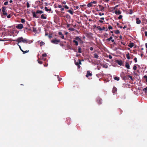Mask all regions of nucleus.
<instances>
[{
	"mask_svg": "<svg viewBox=\"0 0 147 147\" xmlns=\"http://www.w3.org/2000/svg\"><path fill=\"white\" fill-rule=\"evenodd\" d=\"M14 41L18 42V45L23 54H25L29 52V50H25L28 47V41L27 39L24 38L22 37H19Z\"/></svg>",
	"mask_w": 147,
	"mask_h": 147,
	"instance_id": "nucleus-1",
	"label": "nucleus"
},
{
	"mask_svg": "<svg viewBox=\"0 0 147 147\" xmlns=\"http://www.w3.org/2000/svg\"><path fill=\"white\" fill-rule=\"evenodd\" d=\"M81 39L79 38V36H76L75 38L73 40V42L74 43V45L77 46L78 45V41L79 42H81L82 41Z\"/></svg>",
	"mask_w": 147,
	"mask_h": 147,
	"instance_id": "nucleus-2",
	"label": "nucleus"
},
{
	"mask_svg": "<svg viewBox=\"0 0 147 147\" xmlns=\"http://www.w3.org/2000/svg\"><path fill=\"white\" fill-rule=\"evenodd\" d=\"M60 42V40H57L56 38H55L51 40V42L55 44H58Z\"/></svg>",
	"mask_w": 147,
	"mask_h": 147,
	"instance_id": "nucleus-3",
	"label": "nucleus"
},
{
	"mask_svg": "<svg viewBox=\"0 0 147 147\" xmlns=\"http://www.w3.org/2000/svg\"><path fill=\"white\" fill-rule=\"evenodd\" d=\"M2 13L1 14V17L3 18H5L7 15V11H2Z\"/></svg>",
	"mask_w": 147,
	"mask_h": 147,
	"instance_id": "nucleus-4",
	"label": "nucleus"
},
{
	"mask_svg": "<svg viewBox=\"0 0 147 147\" xmlns=\"http://www.w3.org/2000/svg\"><path fill=\"white\" fill-rule=\"evenodd\" d=\"M16 28L18 29L21 30L23 28V25L22 24H20L16 26Z\"/></svg>",
	"mask_w": 147,
	"mask_h": 147,
	"instance_id": "nucleus-5",
	"label": "nucleus"
},
{
	"mask_svg": "<svg viewBox=\"0 0 147 147\" xmlns=\"http://www.w3.org/2000/svg\"><path fill=\"white\" fill-rule=\"evenodd\" d=\"M97 102L98 103V104L100 105L102 103V100L100 98H98L97 99Z\"/></svg>",
	"mask_w": 147,
	"mask_h": 147,
	"instance_id": "nucleus-6",
	"label": "nucleus"
},
{
	"mask_svg": "<svg viewBox=\"0 0 147 147\" xmlns=\"http://www.w3.org/2000/svg\"><path fill=\"white\" fill-rule=\"evenodd\" d=\"M58 34L59 35L61 36L60 37L62 39H64L65 40H66V38H64V35L62 34V32H58Z\"/></svg>",
	"mask_w": 147,
	"mask_h": 147,
	"instance_id": "nucleus-7",
	"label": "nucleus"
},
{
	"mask_svg": "<svg viewBox=\"0 0 147 147\" xmlns=\"http://www.w3.org/2000/svg\"><path fill=\"white\" fill-rule=\"evenodd\" d=\"M99 6L100 9L99 10H100V11H103L105 7L103 6H102L101 5H99Z\"/></svg>",
	"mask_w": 147,
	"mask_h": 147,
	"instance_id": "nucleus-8",
	"label": "nucleus"
},
{
	"mask_svg": "<svg viewBox=\"0 0 147 147\" xmlns=\"http://www.w3.org/2000/svg\"><path fill=\"white\" fill-rule=\"evenodd\" d=\"M97 28L100 31H101L104 30L105 29V28L104 27H102V28H101L100 26H98L97 27Z\"/></svg>",
	"mask_w": 147,
	"mask_h": 147,
	"instance_id": "nucleus-9",
	"label": "nucleus"
},
{
	"mask_svg": "<svg viewBox=\"0 0 147 147\" xmlns=\"http://www.w3.org/2000/svg\"><path fill=\"white\" fill-rule=\"evenodd\" d=\"M92 75V74L89 71H87V74L86 76V77L88 78L89 76H91Z\"/></svg>",
	"mask_w": 147,
	"mask_h": 147,
	"instance_id": "nucleus-10",
	"label": "nucleus"
},
{
	"mask_svg": "<svg viewBox=\"0 0 147 147\" xmlns=\"http://www.w3.org/2000/svg\"><path fill=\"white\" fill-rule=\"evenodd\" d=\"M136 23L137 24H140L141 22V20L139 18H137L136 19Z\"/></svg>",
	"mask_w": 147,
	"mask_h": 147,
	"instance_id": "nucleus-11",
	"label": "nucleus"
},
{
	"mask_svg": "<svg viewBox=\"0 0 147 147\" xmlns=\"http://www.w3.org/2000/svg\"><path fill=\"white\" fill-rule=\"evenodd\" d=\"M115 13L117 15H119L121 13V12L119 10L118 11L116 10L115 11Z\"/></svg>",
	"mask_w": 147,
	"mask_h": 147,
	"instance_id": "nucleus-12",
	"label": "nucleus"
},
{
	"mask_svg": "<svg viewBox=\"0 0 147 147\" xmlns=\"http://www.w3.org/2000/svg\"><path fill=\"white\" fill-rule=\"evenodd\" d=\"M117 88L115 87H114L113 89L112 92L113 94H114L117 91Z\"/></svg>",
	"mask_w": 147,
	"mask_h": 147,
	"instance_id": "nucleus-13",
	"label": "nucleus"
},
{
	"mask_svg": "<svg viewBox=\"0 0 147 147\" xmlns=\"http://www.w3.org/2000/svg\"><path fill=\"white\" fill-rule=\"evenodd\" d=\"M117 62L118 64L120 65H121L122 64V62L121 60H117Z\"/></svg>",
	"mask_w": 147,
	"mask_h": 147,
	"instance_id": "nucleus-14",
	"label": "nucleus"
},
{
	"mask_svg": "<svg viewBox=\"0 0 147 147\" xmlns=\"http://www.w3.org/2000/svg\"><path fill=\"white\" fill-rule=\"evenodd\" d=\"M125 67L128 69H130V66L129 63H126L125 65Z\"/></svg>",
	"mask_w": 147,
	"mask_h": 147,
	"instance_id": "nucleus-15",
	"label": "nucleus"
},
{
	"mask_svg": "<svg viewBox=\"0 0 147 147\" xmlns=\"http://www.w3.org/2000/svg\"><path fill=\"white\" fill-rule=\"evenodd\" d=\"M32 13L33 16V17L35 18H38V17L37 16V15L36 14V13H35V12H34V11L32 12Z\"/></svg>",
	"mask_w": 147,
	"mask_h": 147,
	"instance_id": "nucleus-16",
	"label": "nucleus"
},
{
	"mask_svg": "<svg viewBox=\"0 0 147 147\" xmlns=\"http://www.w3.org/2000/svg\"><path fill=\"white\" fill-rule=\"evenodd\" d=\"M43 13V11H42L41 10H37L36 12V13H39V14H42Z\"/></svg>",
	"mask_w": 147,
	"mask_h": 147,
	"instance_id": "nucleus-17",
	"label": "nucleus"
},
{
	"mask_svg": "<svg viewBox=\"0 0 147 147\" xmlns=\"http://www.w3.org/2000/svg\"><path fill=\"white\" fill-rule=\"evenodd\" d=\"M134 46V43L132 42L130 43L128 45V46L131 48H132Z\"/></svg>",
	"mask_w": 147,
	"mask_h": 147,
	"instance_id": "nucleus-18",
	"label": "nucleus"
},
{
	"mask_svg": "<svg viewBox=\"0 0 147 147\" xmlns=\"http://www.w3.org/2000/svg\"><path fill=\"white\" fill-rule=\"evenodd\" d=\"M45 9L47 11H51V8H50V9H48L47 8V7H45Z\"/></svg>",
	"mask_w": 147,
	"mask_h": 147,
	"instance_id": "nucleus-19",
	"label": "nucleus"
},
{
	"mask_svg": "<svg viewBox=\"0 0 147 147\" xmlns=\"http://www.w3.org/2000/svg\"><path fill=\"white\" fill-rule=\"evenodd\" d=\"M40 18L41 19H47L46 17L43 14H42L41 15Z\"/></svg>",
	"mask_w": 147,
	"mask_h": 147,
	"instance_id": "nucleus-20",
	"label": "nucleus"
},
{
	"mask_svg": "<svg viewBox=\"0 0 147 147\" xmlns=\"http://www.w3.org/2000/svg\"><path fill=\"white\" fill-rule=\"evenodd\" d=\"M81 48L80 46H79L78 47V53H81L82 51H81Z\"/></svg>",
	"mask_w": 147,
	"mask_h": 147,
	"instance_id": "nucleus-21",
	"label": "nucleus"
},
{
	"mask_svg": "<svg viewBox=\"0 0 147 147\" xmlns=\"http://www.w3.org/2000/svg\"><path fill=\"white\" fill-rule=\"evenodd\" d=\"M128 77V78H130L131 80H132V77L130 76H128L127 77H124L123 79L124 80H125Z\"/></svg>",
	"mask_w": 147,
	"mask_h": 147,
	"instance_id": "nucleus-22",
	"label": "nucleus"
},
{
	"mask_svg": "<svg viewBox=\"0 0 147 147\" xmlns=\"http://www.w3.org/2000/svg\"><path fill=\"white\" fill-rule=\"evenodd\" d=\"M98 54L97 53H95L94 54V58L97 59L98 58Z\"/></svg>",
	"mask_w": 147,
	"mask_h": 147,
	"instance_id": "nucleus-23",
	"label": "nucleus"
},
{
	"mask_svg": "<svg viewBox=\"0 0 147 147\" xmlns=\"http://www.w3.org/2000/svg\"><path fill=\"white\" fill-rule=\"evenodd\" d=\"M125 86L126 87H127L128 88H130V86H131L129 85V84H128V83L125 84Z\"/></svg>",
	"mask_w": 147,
	"mask_h": 147,
	"instance_id": "nucleus-24",
	"label": "nucleus"
},
{
	"mask_svg": "<svg viewBox=\"0 0 147 147\" xmlns=\"http://www.w3.org/2000/svg\"><path fill=\"white\" fill-rule=\"evenodd\" d=\"M92 6V3L90 2L89 3L88 5H87V6L88 7H90Z\"/></svg>",
	"mask_w": 147,
	"mask_h": 147,
	"instance_id": "nucleus-25",
	"label": "nucleus"
},
{
	"mask_svg": "<svg viewBox=\"0 0 147 147\" xmlns=\"http://www.w3.org/2000/svg\"><path fill=\"white\" fill-rule=\"evenodd\" d=\"M126 57L128 59H130V57L129 56V53H128V54H127L126 55Z\"/></svg>",
	"mask_w": 147,
	"mask_h": 147,
	"instance_id": "nucleus-26",
	"label": "nucleus"
},
{
	"mask_svg": "<svg viewBox=\"0 0 147 147\" xmlns=\"http://www.w3.org/2000/svg\"><path fill=\"white\" fill-rule=\"evenodd\" d=\"M67 11L71 15H73V12L71 10H69Z\"/></svg>",
	"mask_w": 147,
	"mask_h": 147,
	"instance_id": "nucleus-27",
	"label": "nucleus"
},
{
	"mask_svg": "<svg viewBox=\"0 0 147 147\" xmlns=\"http://www.w3.org/2000/svg\"><path fill=\"white\" fill-rule=\"evenodd\" d=\"M114 79L115 80L118 81L119 80V77H115L114 78Z\"/></svg>",
	"mask_w": 147,
	"mask_h": 147,
	"instance_id": "nucleus-28",
	"label": "nucleus"
},
{
	"mask_svg": "<svg viewBox=\"0 0 147 147\" xmlns=\"http://www.w3.org/2000/svg\"><path fill=\"white\" fill-rule=\"evenodd\" d=\"M2 11H6L5 10H6V7L5 6H3L2 7Z\"/></svg>",
	"mask_w": 147,
	"mask_h": 147,
	"instance_id": "nucleus-29",
	"label": "nucleus"
},
{
	"mask_svg": "<svg viewBox=\"0 0 147 147\" xmlns=\"http://www.w3.org/2000/svg\"><path fill=\"white\" fill-rule=\"evenodd\" d=\"M112 36H111L109 38L107 39L106 40L107 41H109L111 40L112 39Z\"/></svg>",
	"mask_w": 147,
	"mask_h": 147,
	"instance_id": "nucleus-30",
	"label": "nucleus"
},
{
	"mask_svg": "<svg viewBox=\"0 0 147 147\" xmlns=\"http://www.w3.org/2000/svg\"><path fill=\"white\" fill-rule=\"evenodd\" d=\"M115 32L116 34H118L120 33V32L119 30H117L115 31Z\"/></svg>",
	"mask_w": 147,
	"mask_h": 147,
	"instance_id": "nucleus-31",
	"label": "nucleus"
},
{
	"mask_svg": "<svg viewBox=\"0 0 147 147\" xmlns=\"http://www.w3.org/2000/svg\"><path fill=\"white\" fill-rule=\"evenodd\" d=\"M45 44V43L42 41H41L40 42V46L44 45Z\"/></svg>",
	"mask_w": 147,
	"mask_h": 147,
	"instance_id": "nucleus-32",
	"label": "nucleus"
},
{
	"mask_svg": "<svg viewBox=\"0 0 147 147\" xmlns=\"http://www.w3.org/2000/svg\"><path fill=\"white\" fill-rule=\"evenodd\" d=\"M21 22L22 23H24L25 22V20L24 19H21Z\"/></svg>",
	"mask_w": 147,
	"mask_h": 147,
	"instance_id": "nucleus-33",
	"label": "nucleus"
},
{
	"mask_svg": "<svg viewBox=\"0 0 147 147\" xmlns=\"http://www.w3.org/2000/svg\"><path fill=\"white\" fill-rule=\"evenodd\" d=\"M137 67L135 65H134L133 67V69L134 70H136L137 69Z\"/></svg>",
	"mask_w": 147,
	"mask_h": 147,
	"instance_id": "nucleus-34",
	"label": "nucleus"
},
{
	"mask_svg": "<svg viewBox=\"0 0 147 147\" xmlns=\"http://www.w3.org/2000/svg\"><path fill=\"white\" fill-rule=\"evenodd\" d=\"M75 64L78 66V67H80V66L79 65V63L78 62H75Z\"/></svg>",
	"mask_w": 147,
	"mask_h": 147,
	"instance_id": "nucleus-35",
	"label": "nucleus"
},
{
	"mask_svg": "<svg viewBox=\"0 0 147 147\" xmlns=\"http://www.w3.org/2000/svg\"><path fill=\"white\" fill-rule=\"evenodd\" d=\"M108 28L109 30L112 29L113 27L111 25H109Z\"/></svg>",
	"mask_w": 147,
	"mask_h": 147,
	"instance_id": "nucleus-36",
	"label": "nucleus"
},
{
	"mask_svg": "<svg viewBox=\"0 0 147 147\" xmlns=\"http://www.w3.org/2000/svg\"><path fill=\"white\" fill-rule=\"evenodd\" d=\"M42 55V57H46L47 56V55L46 54V53H44Z\"/></svg>",
	"mask_w": 147,
	"mask_h": 147,
	"instance_id": "nucleus-37",
	"label": "nucleus"
},
{
	"mask_svg": "<svg viewBox=\"0 0 147 147\" xmlns=\"http://www.w3.org/2000/svg\"><path fill=\"white\" fill-rule=\"evenodd\" d=\"M144 78L146 79V81L147 82V76L146 75H145L144 76Z\"/></svg>",
	"mask_w": 147,
	"mask_h": 147,
	"instance_id": "nucleus-38",
	"label": "nucleus"
},
{
	"mask_svg": "<svg viewBox=\"0 0 147 147\" xmlns=\"http://www.w3.org/2000/svg\"><path fill=\"white\" fill-rule=\"evenodd\" d=\"M69 30L72 31H74L75 30V29L73 28H70L69 29Z\"/></svg>",
	"mask_w": 147,
	"mask_h": 147,
	"instance_id": "nucleus-39",
	"label": "nucleus"
},
{
	"mask_svg": "<svg viewBox=\"0 0 147 147\" xmlns=\"http://www.w3.org/2000/svg\"><path fill=\"white\" fill-rule=\"evenodd\" d=\"M30 5L29 3L28 2H27V8H29V7H30Z\"/></svg>",
	"mask_w": 147,
	"mask_h": 147,
	"instance_id": "nucleus-40",
	"label": "nucleus"
},
{
	"mask_svg": "<svg viewBox=\"0 0 147 147\" xmlns=\"http://www.w3.org/2000/svg\"><path fill=\"white\" fill-rule=\"evenodd\" d=\"M57 78H58V80L59 81H60L62 80V78H59L58 76H57Z\"/></svg>",
	"mask_w": 147,
	"mask_h": 147,
	"instance_id": "nucleus-41",
	"label": "nucleus"
},
{
	"mask_svg": "<svg viewBox=\"0 0 147 147\" xmlns=\"http://www.w3.org/2000/svg\"><path fill=\"white\" fill-rule=\"evenodd\" d=\"M33 31L34 32H36L37 30H36V28H34V27H33Z\"/></svg>",
	"mask_w": 147,
	"mask_h": 147,
	"instance_id": "nucleus-42",
	"label": "nucleus"
},
{
	"mask_svg": "<svg viewBox=\"0 0 147 147\" xmlns=\"http://www.w3.org/2000/svg\"><path fill=\"white\" fill-rule=\"evenodd\" d=\"M8 1H7L4 3V5H7L8 4Z\"/></svg>",
	"mask_w": 147,
	"mask_h": 147,
	"instance_id": "nucleus-43",
	"label": "nucleus"
},
{
	"mask_svg": "<svg viewBox=\"0 0 147 147\" xmlns=\"http://www.w3.org/2000/svg\"><path fill=\"white\" fill-rule=\"evenodd\" d=\"M122 18V16L121 15H120L118 18L119 19H121Z\"/></svg>",
	"mask_w": 147,
	"mask_h": 147,
	"instance_id": "nucleus-44",
	"label": "nucleus"
},
{
	"mask_svg": "<svg viewBox=\"0 0 147 147\" xmlns=\"http://www.w3.org/2000/svg\"><path fill=\"white\" fill-rule=\"evenodd\" d=\"M37 61H38V63H39L40 64H42V61H38V60Z\"/></svg>",
	"mask_w": 147,
	"mask_h": 147,
	"instance_id": "nucleus-45",
	"label": "nucleus"
},
{
	"mask_svg": "<svg viewBox=\"0 0 147 147\" xmlns=\"http://www.w3.org/2000/svg\"><path fill=\"white\" fill-rule=\"evenodd\" d=\"M143 91H147V87L144 88L143 90Z\"/></svg>",
	"mask_w": 147,
	"mask_h": 147,
	"instance_id": "nucleus-46",
	"label": "nucleus"
},
{
	"mask_svg": "<svg viewBox=\"0 0 147 147\" xmlns=\"http://www.w3.org/2000/svg\"><path fill=\"white\" fill-rule=\"evenodd\" d=\"M63 7L65 8L66 9H68L69 7L66 5H65L64 6H63Z\"/></svg>",
	"mask_w": 147,
	"mask_h": 147,
	"instance_id": "nucleus-47",
	"label": "nucleus"
},
{
	"mask_svg": "<svg viewBox=\"0 0 147 147\" xmlns=\"http://www.w3.org/2000/svg\"><path fill=\"white\" fill-rule=\"evenodd\" d=\"M6 16H7L8 18H9L11 17V16L10 14H9L8 15H7Z\"/></svg>",
	"mask_w": 147,
	"mask_h": 147,
	"instance_id": "nucleus-48",
	"label": "nucleus"
},
{
	"mask_svg": "<svg viewBox=\"0 0 147 147\" xmlns=\"http://www.w3.org/2000/svg\"><path fill=\"white\" fill-rule=\"evenodd\" d=\"M99 15L100 16H102V15H104V14L103 13H99Z\"/></svg>",
	"mask_w": 147,
	"mask_h": 147,
	"instance_id": "nucleus-49",
	"label": "nucleus"
},
{
	"mask_svg": "<svg viewBox=\"0 0 147 147\" xmlns=\"http://www.w3.org/2000/svg\"><path fill=\"white\" fill-rule=\"evenodd\" d=\"M142 29H143L144 30L145 29H146L147 30V26H146L144 27H143L142 28Z\"/></svg>",
	"mask_w": 147,
	"mask_h": 147,
	"instance_id": "nucleus-50",
	"label": "nucleus"
},
{
	"mask_svg": "<svg viewBox=\"0 0 147 147\" xmlns=\"http://www.w3.org/2000/svg\"><path fill=\"white\" fill-rule=\"evenodd\" d=\"M134 61L136 63L137 62V58L136 57H135V58H134Z\"/></svg>",
	"mask_w": 147,
	"mask_h": 147,
	"instance_id": "nucleus-51",
	"label": "nucleus"
},
{
	"mask_svg": "<svg viewBox=\"0 0 147 147\" xmlns=\"http://www.w3.org/2000/svg\"><path fill=\"white\" fill-rule=\"evenodd\" d=\"M122 39V36L121 35H120L119 38V40H121Z\"/></svg>",
	"mask_w": 147,
	"mask_h": 147,
	"instance_id": "nucleus-52",
	"label": "nucleus"
},
{
	"mask_svg": "<svg viewBox=\"0 0 147 147\" xmlns=\"http://www.w3.org/2000/svg\"><path fill=\"white\" fill-rule=\"evenodd\" d=\"M121 44L123 45H124V46L125 45V44H126L125 43L121 42Z\"/></svg>",
	"mask_w": 147,
	"mask_h": 147,
	"instance_id": "nucleus-53",
	"label": "nucleus"
},
{
	"mask_svg": "<svg viewBox=\"0 0 147 147\" xmlns=\"http://www.w3.org/2000/svg\"><path fill=\"white\" fill-rule=\"evenodd\" d=\"M109 57L110 59H111L112 58V57L111 55H109Z\"/></svg>",
	"mask_w": 147,
	"mask_h": 147,
	"instance_id": "nucleus-54",
	"label": "nucleus"
},
{
	"mask_svg": "<svg viewBox=\"0 0 147 147\" xmlns=\"http://www.w3.org/2000/svg\"><path fill=\"white\" fill-rule=\"evenodd\" d=\"M144 34H145V36H147V31H145L144 32Z\"/></svg>",
	"mask_w": 147,
	"mask_h": 147,
	"instance_id": "nucleus-55",
	"label": "nucleus"
},
{
	"mask_svg": "<svg viewBox=\"0 0 147 147\" xmlns=\"http://www.w3.org/2000/svg\"><path fill=\"white\" fill-rule=\"evenodd\" d=\"M133 13L132 11V10H130V12L129 14H131Z\"/></svg>",
	"mask_w": 147,
	"mask_h": 147,
	"instance_id": "nucleus-56",
	"label": "nucleus"
},
{
	"mask_svg": "<svg viewBox=\"0 0 147 147\" xmlns=\"http://www.w3.org/2000/svg\"><path fill=\"white\" fill-rule=\"evenodd\" d=\"M90 49L91 51H92L94 49L92 47H91L90 48Z\"/></svg>",
	"mask_w": 147,
	"mask_h": 147,
	"instance_id": "nucleus-57",
	"label": "nucleus"
},
{
	"mask_svg": "<svg viewBox=\"0 0 147 147\" xmlns=\"http://www.w3.org/2000/svg\"><path fill=\"white\" fill-rule=\"evenodd\" d=\"M58 7L59 8H61L62 7V6L61 5H59Z\"/></svg>",
	"mask_w": 147,
	"mask_h": 147,
	"instance_id": "nucleus-58",
	"label": "nucleus"
},
{
	"mask_svg": "<svg viewBox=\"0 0 147 147\" xmlns=\"http://www.w3.org/2000/svg\"><path fill=\"white\" fill-rule=\"evenodd\" d=\"M70 26V24H67V28H68V27H69Z\"/></svg>",
	"mask_w": 147,
	"mask_h": 147,
	"instance_id": "nucleus-59",
	"label": "nucleus"
},
{
	"mask_svg": "<svg viewBox=\"0 0 147 147\" xmlns=\"http://www.w3.org/2000/svg\"><path fill=\"white\" fill-rule=\"evenodd\" d=\"M64 10V8H61V11H63V10Z\"/></svg>",
	"mask_w": 147,
	"mask_h": 147,
	"instance_id": "nucleus-60",
	"label": "nucleus"
},
{
	"mask_svg": "<svg viewBox=\"0 0 147 147\" xmlns=\"http://www.w3.org/2000/svg\"><path fill=\"white\" fill-rule=\"evenodd\" d=\"M92 3H92H94V4H96V2L95 1H93L92 2H91Z\"/></svg>",
	"mask_w": 147,
	"mask_h": 147,
	"instance_id": "nucleus-61",
	"label": "nucleus"
},
{
	"mask_svg": "<svg viewBox=\"0 0 147 147\" xmlns=\"http://www.w3.org/2000/svg\"><path fill=\"white\" fill-rule=\"evenodd\" d=\"M66 3V2L65 1H63L62 3V4H65Z\"/></svg>",
	"mask_w": 147,
	"mask_h": 147,
	"instance_id": "nucleus-62",
	"label": "nucleus"
},
{
	"mask_svg": "<svg viewBox=\"0 0 147 147\" xmlns=\"http://www.w3.org/2000/svg\"><path fill=\"white\" fill-rule=\"evenodd\" d=\"M99 22L101 23H102L103 22V21L101 20H99Z\"/></svg>",
	"mask_w": 147,
	"mask_h": 147,
	"instance_id": "nucleus-63",
	"label": "nucleus"
},
{
	"mask_svg": "<svg viewBox=\"0 0 147 147\" xmlns=\"http://www.w3.org/2000/svg\"><path fill=\"white\" fill-rule=\"evenodd\" d=\"M44 66L47 67V66L48 64H44Z\"/></svg>",
	"mask_w": 147,
	"mask_h": 147,
	"instance_id": "nucleus-64",
	"label": "nucleus"
}]
</instances>
